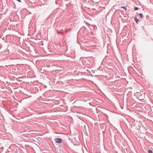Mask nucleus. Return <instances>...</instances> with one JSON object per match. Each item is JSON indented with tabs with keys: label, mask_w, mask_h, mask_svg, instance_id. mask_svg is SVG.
<instances>
[{
	"label": "nucleus",
	"mask_w": 153,
	"mask_h": 153,
	"mask_svg": "<svg viewBox=\"0 0 153 153\" xmlns=\"http://www.w3.org/2000/svg\"><path fill=\"white\" fill-rule=\"evenodd\" d=\"M122 8H123V9H124L126 11V10L127 9L125 7L122 6L121 7Z\"/></svg>",
	"instance_id": "obj_7"
},
{
	"label": "nucleus",
	"mask_w": 153,
	"mask_h": 153,
	"mask_svg": "<svg viewBox=\"0 0 153 153\" xmlns=\"http://www.w3.org/2000/svg\"><path fill=\"white\" fill-rule=\"evenodd\" d=\"M138 95L140 96V98L141 99H143V98H144V96H145V93L142 92V94H141V92Z\"/></svg>",
	"instance_id": "obj_2"
},
{
	"label": "nucleus",
	"mask_w": 153,
	"mask_h": 153,
	"mask_svg": "<svg viewBox=\"0 0 153 153\" xmlns=\"http://www.w3.org/2000/svg\"><path fill=\"white\" fill-rule=\"evenodd\" d=\"M139 15H140L141 18L142 19H143L144 18V17L142 13H140Z\"/></svg>",
	"instance_id": "obj_4"
},
{
	"label": "nucleus",
	"mask_w": 153,
	"mask_h": 153,
	"mask_svg": "<svg viewBox=\"0 0 153 153\" xmlns=\"http://www.w3.org/2000/svg\"><path fill=\"white\" fill-rule=\"evenodd\" d=\"M148 152V153H153L152 151L151 150H149Z\"/></svg>",
	"instance_id": "obj_5"
},
{
	"label": "nucleus",
	"mask_w": 153,
	"mask_h": 153,
	"mask_svg": "<svg viewBox=\"0 0 153 153\" xmlns=\"http://www.w3.org/2000/svg\"><path fill=\"white\" fill-rule=\"evenodd\" d=\"M134 19L136 23H137L139 21L138 19L136 17L134 18Z\"/></svg>",
	"instance_id": "obj_3"
},
{
	"label": "nucleus",
	"mask_w": 153,
	"mask_h": 153,
	"mask_svg": "<svg viewBox=\"0 0 153 153\" xmlns=\"http://www.w3.org/2000/svg\"><path fill=\"white\" fill-rule=\"evenodd\" d=\"M138 9L139 8L137 7H135L134 8V10H138Z\"/></svg>",
	"instance_id": "obj_6"
},
{
	"label": "nucleus",
	"mask_w": 153,
	"mask_h": 153,
	"mask_svg": "<svg viewBox=\"0 0 153 153\" xmlns=\"http://www.w3.org/2000/svg\"><path fill=\"white\" fill-rule=\"evenodd\" d=\"M17 1H18L19 2H21L20 0H16Z\"/></svg>",
	"instance_id": "obj_8"
},
{
	"label": "nucleus",
	"mask_w": 153,
	"mask_h": 153,
	"mask_svg": "<svg viewBox=\"0 0 153 153\" xmlns=\"http://www.w3.org/2000/svg\"><path fill=\"white\" fill-rule=\"evenodd\" d=\"M55 142L58 143H60L62 142V140L61 139L59 138H56L55 139Z\"/></svg>",
	"instance_id": "obj_1"
}]
</instances>
